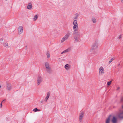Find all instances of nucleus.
Wrapping results in <instances>:
<instances>
[{"label": "nucleus", "mask_w": 123, "mask_h": 123, "mask_svg": "<svg viewBox=\"0 0 123 123\" xmlns=\"http://www.w3.org/2000/svg\"><path fill=\"white\" fill-rule=\"evenodd\" d=\"M73 34L74 36V38L75 41L76 42L80 41V32L77 31H74Z\"/></svg>", "instance_id": "obj_1"}, {"label": "nucleus", "mask_w": 123, "mask_h": 123, "mask_svg": "<svg viewBox=\"0 0 123 123\" xmlns=\"http://www.w3.org/2000/svg\"><path fill=\"white\" fill-rule=\"evenodd\" d=\"M70 35V32H68L62 39L61 41V43H63L65 41L68 39Z\"/></svg>", "instance_id": "obj_2"}, {"label": "nucleus", "mask_w": 123, "mask_h": 123, "mask_svg": "<svg viewBox=\"0 0 123 123\" xmlns=\"http://www.w3.org/2000/svg\"><path fill=\"white\" fill-rule=\"evenodd\" d=\"M99 42L98 41L96 40L92 46V49L93 50L96 49L98 46Z\"/></svg>", "instance_id": "obj_3"}, {"label": "nucleus", "mask_w": 123, "mask_h": 123, "mask_svg": "<svg viewBox=\"0 0 123 123\" xmlns=\"http://www.w3.org/2000/svg\"><path fill=\"white\" fill-rule=\"evenodd\" d=\"M6 88L8 91H11L12 88V86L11 84L8 82L7 83Z\"/></svg>", "instance_id": "obj_4"}, {"label": "nucleus", "mask_w": 123, "mask_h": 123, "mask_svg": "<svg viewBox=\"0 0 123 123\" xmlns=\"http://www.w3.org/2000/svg\"><path fill=\"white\" fill-rule=\"evenodd\" d=\"M43 80L42 78L40 76H39L37 78V85H39L42 82Z\"/></svg>", "instance_id": "obj_5"}, {"label": "nucleus", "mask_w": 123, "mask_h": 123, "mask_svg": "<svg viewBox=\"0 0 123 123\" xmlns=\"http://www.w3.org/2000/svg\"><path fill=\"white\" fill-rule=\"evenodd\" d=\"M99 73L100 75L104 73V70L103 68L101 66L100 67L99 70Z\"/></svg>", "instance_id": "obj_6"}, {"label": "nucleus", "mask_w": 123, "mask_h": 123, "mask_svg": "<svg viewBox=\"0 0 123 123\" xmlns=\"http://www.w3.org/2000/svg\"><path fill=\"white\" fill-rule=\"evenodd\" d=\"M18 31L19 32V34H21L22 33L23 31V27L22 26H19L18 28Z\"/></svg>", "instance_id": "obj_7"}, {"label": "nucleus", "mask_w": 123, "mask_h": 123, "mask_svg": "<svg viewBox=\"0 0 123 123\" xmlns=\"http://www.w3.org/2000/svg\"><path fill=\"white\" fill-rule=\"evenodd\" d=\"M117 121V119L116 117L114 116H113V118L112 119V121L113 123H116Z\"/></svg>", "instance_id": "obj_8"}, {"label": "nucleus", "mask_w": 123, "mask_h": 123, "mask_svg": "<svg viewBox=\"0 0 123 123\" xmlns=\"http://www.w3.org/2000/svg\"><path fill=\"white\" fill-rule=\"evenodd\" d=\"M112 116L111 115H110L107 118L106 120V123H110V119Z\"/></svg>", "instance_id": "obj_9"}, {"label": "nucleus", "mask_w": 123, "mask_h": 123, "mask_svg": "<svg viewBox=\"0 0 123 123\" xmlns=\"http://www.w3.org/2000/svg\"><path fill=\"white\" fill-rule=\"evenodd\" d=\"M70 48H68L62 52L61 53V54H62L64 53H66L69 52L70 51Z\"/></svg>", "instance_id": "obj_10"}, {"label": "nucleus", "mask_w": 123, "mask_h": 123, "mask_svg": "<svg viewBox=\"0 0 123 123\" xmlns=\"http://www.w3.org/2000/svg\"><path fill=\"white\" fill-rule=\"evenodd\" d=\"M84 114L83 113H81L79 116V120L80 122L81 121L83 117Z\"/></svg>", "instance_id": "obj_11"}, {"label": "nucleus", "mask_w": 123, "mask_h": 123, "mask_svg": "<svg viewBox=\"0 0 123 123\" xmlns=\"http://www.w3.org/2000/svg\"><path fill=\"white\" fill-rule=\"evenodd\" d=\"M32 7V6L31 3H28V5L27 7V8L29 10L31 9Z\"/></svg>", "instance_id": "obj_12"}, {"label": "nucleus", "mask_w": 123, "mask_h": 123, "mask_svg": "<svg viewBox=\"0 0 123 123\" xmlns=\"http://www.w3.org/2000/svg\"><path fill=\"white\" fill-rule=\"evenodd\" d=\"M78 25H74L73 27V29L74 30V31H77L78 30Z\"/></svg>", "instance_id": "obj_13"}, {"label": "nucleus", "mask_w": 123, "mask_h": 123, "mask_svg": "<svg viewBox=\"0 0 123 123\" xmlns=\"http://www.w3.org/2000/svg\"><path fill=\"white\" fill-rule=\"evenodd\" d=\"M46 69L50 68L49 63L48 62H46L45 64Z\"/></svg>", "instance_id": "obj_14"}, {"label": "nucleus", "mask_w": 123, "mask_h": 123, "mask_svg": "<svg viewBox=\"0 0 123 123\" xmlns=\"http://www.w3.org/2000/svg\"><path fill=\"white\" fill-rule=\"evenodd\" d=\"M46 71L48 73H49V74H51L52 72V70L51 69L50 67V68L46 69Z\"/></svg>", "instance_id": "obj_15"}, {"label": "nucleus", "mask_w": 123, "mask_h": 123, "mask_svg": "<svg viewBox=\"0 0 123 123\" xmlns=\"http://www.w3.org/2000/svg\"><path fill=\"white\" fill-rule=\"evenodd\" d=\"M65 68L66 70H68L70 68L69 65L68 64H67L65 65Z\"/></svg>", "instance_id": "obj_16"}, {"label": "nucleus", "mask_w": 123, "mask_h": 123, "mask_svg": "<svg viewBox=\"0 0 123 123\" xmlns=\"http://www.w3.org/2000/svg\"><path fill=\"white\" fill-rule=\"evenodd\" d=\"M118 117L119 118H123V112L120 113Z\"/></svg>", "instance_id": "obj_17"}, {"label": "nucleus", "mask_w": 123, "mask_h": 123, "mask_svg": "<svg viewBox=\"0 0 123 123\" xmlns=\"http://www.w3.org/2000/svg\"><path fill=\"white\" fill-rule=\"evenodd\" d=\"M73 24L74 25H78L77 20H74Z\"/></svg>", "instance_id": "obj_18"}, {"label": "nucleus", "mask_w": 123, "mask_h": 123, "mask_svg": "<svg viewBox=\"0 0 123 123\" xmlns=\"http://www.w3.org/2000/svg\"><path fill=\"white\" fill-rule=\"evenodd\" d=\"M33 111L35 112H36L37 111H40V110L38 109L37 108H35L33 110Z\"/></svg>", "instance_id": "obj_19"}, {"label": "nucleus", "mask_w": 123, "mask_h": 123, "mask_svg": "<svg viewBox=\"0 0 123 123\" xmlns=\"http://www.w3.org/2000/svg\"><path fill=\"white\" fill-rule=\"evenodd\" d=\"M3 45L4 47L7 48H8V44L7 43H6L4 44Z\"/></svg>", "instance_id": "obj_20"}, {"label": "nucleus", "mask_w": 123, "mask_h": 123, "mask_svg": "<svg viewBox=\"0 0 123 123\" xmlns=\"http://www.w3.org/2000/svg\"><path fill=\"white\" fill-rule=\"evenodd\" d=\"M115 59L114 57H113L109 61V64H110L111 62H112L113 60H114Z\"/></svg>", "instance_id": "obj_21"}, {"label": "nucleus", "mask_w": 123, "mask_h": 123, "mask_svg": "<svg viewBox=\"0 0 123 123\" xmlns=\"http://www.w3.org/2000/svg\"><path fill=\"white\" fill-rule=\"evenodd\" d=\"M50 92H49L47 93V96L46 97H47L48 98H49L50 96Z\"/></svg>", "instance_id": "obj_22"}, {"label": "nucleus", "mask_w": 123, "mask_h": 123, "mask_svg": "<svg viewBox=\"0 0 123 123\" xmlns=\"http://www.w3.org/2000/svg\"><path fill=\"white\" fill-rule=\"evenodd\" d=\"M46 55L47 57L48 58H49L50 57V54H49V51L47 52Z\"/></svg>", "instance_id": "obj_23"}, {"label": "nucleus", "mask_w": 123, "mask_h": 123, "mask_svg": "<svg viewBox=\"0 0 123 123\" xmlns=\"http://www.w3.org/2000/svg\"><path fill=\"white\" fill-rule=\"evenodd\" d=\"M38 16L37 15H36L34 17L33 19L35 21L37 18Z\"/></svg>", "instance_id": "obj_24"}, {"label": "nucleus", "mask_w": 123, "mask_h": 123, "mask_svg": "<svg viewBox=\"0 0 123 123\" xmlns=\"http://www.w3.org/2000/svg\"><path fill=\"white\" fill-rule=\"evenodd\" d=\"M79 15L78 14H76V15L75 17H74V19H77V18L78 17Z\"/></svg>", "instance_id": "obj_25"}, {"label": "nucleus", "mask_w": 123, "mask_h": 123, "mask_svg": "<svg viewBox=\"0 0 123 123\" xmlns=\"http://www.w3.org/2000/svg\"><path fill=\"white\" fill-rule=\"evenodd\" d=\"M92 21L94 23H95L96 22V19L95 18H92Z\"/></svg>", "instance_id": "obj_26"}, {"label": "nucleus", "mask_w": 123, "mask_h": 123, "mask_svg": "<svg viewBox=\"0 0 123 123\" xmlns=\"http://www.w3.org/2000/svg\"><path fill=\"white\" fill-rule=\"evenodd\" d=\"M111 81H110L109 82H107V84L108 85H109L111 84Z\"/></svg>", "instance_id": "obj_27"}, {"label": "nucleus", "mask_w": 123, "mask_h": 123, "mask_svg": "<svg viewBox=\"0 0 123 123\" xmlns=\"http://www.w3.org/2000/svg\"><path fill=\"white\" fill-rule=\"evenodd\" d=\"M48 98H49L46 97L44 101L45 102H47Z\"/></svg>", "instance_id": "obj_28"}, {"label": "nucleus", "mask_w": 123, "mask_h": 123, "mask_svg": "<svg viewBox=\"0 0 123 123\" xmlns=\"http://www.w3.org/2000/svg\"><path fill=\"white\" fill-rule=\"evenodd\" d=\"M121 102L123 103V98L122 97L121 98V100H120Z\"/></svg>", "instance_id": "obj_29"}, {"label": "nucleus", "mask_w": 123, "mask_h": 123, "mask_svg": "<svg viewBox=\"0 0 123 123\" xmlns=\"http://www.w3.org/2000/svg\"><path fill=\"white\" fill-rule=\"evenodd\" d=\"M0 42L1 43H2L3 42V39L2 38H1L0 40Z\"/></svg>", "instance_id": "obj_30"}, {"label": "nucleus", "mask_w": 123, "mask_h": 123, "mask_svg": "<svg viewBox=\"0 0 123 123\" xmlns=\"http://www.w3.org/2000/svg\"><path fill=\"white\" fill-rule=\"evenodd\" d=\"M122 37V35H120L118 37V38L119 39H120Z\"/></svg>", "instance_id": "obj_31"}, {"label": "nucleus", "mask_w": 123, "mask_h": 123, "mask_svg": "<svg viewBox=\"0 0 123 123\" xmlns=\"http://www.w3.org/2000/svg\"><path fill=\"white\" fill-rule=\"evenodd\" d=\"M25 50H26L27 49V46H25Z\"/></svg>", "instance_id": "obj_32"}, {"label": "nucleus", "mask_w": 123, "mask_h": 123, "mask_svg": "<svg viewBox=\"0 0 123 123\" xmlns=\"http://www.w3.org/2000/svg\"><path fill=\"white\" fill-rule=\"evenodd\" d=\"M2 102H1L0 104V108H2Z\"/></svg>", "instance_id": "obj_33"}, {"label": "nucleus", "mask_w": 123, "mask_h": 123, "mask_svg": "<svg viewBox=\"0 0 123 123\" xmlns=\"http://www.w3.org/2000/svg\"><path fill=\"white\" fill-rule=\"evenodd\" d=\"M120 89V88L119 87H117V90H118L119 89Z\"/></svg>", "instance_id": "obj_34"}, {"label": "nucleus", "mask_w": 123, "mask_h": 123, "mask_svg": "<svg viewBox=\"0 0 123 123\" xmlns=\"http://www.w3.org/2000/svg\"><path fill=\"white\" fill-rule=\"evenodd\" d=\"M121 2L123 3V0H120Z\"/></svg>", "instance_id": "obj_35"}, {"label": "nucleus", "mask_w": 123, "mask_h": 123, "mask_svg": "<svg viewBox=\"0 0 123 123\" xmlns=\"http://www.w3.org/2000/svg\"><path fill=\"white\" fill-rule=\"evenodd\" d=\"M43 100H42L40 102L41 103H43Z\"/></svg>", "instance_id": "obj_36"}, {"label": "nucleus", "mask_w": 123, "mask_h": 123, "mask_svg": "<svg viewBox=\"0 0 123 123\" xmlns=\"http://www.w3.org/2000/svg\"><path fill=\"white\" fill-rule=\"evenodd\" d=\"M6 100H3L2 101V103L3 102H4V101H5Z\"/></svg>", "instance_id": "obj_37"}, {"label": "nucleus", "mask_w": 123, "mask_h": 123, "mask_svg": "<svg viewBox=\"0 0 123 123\" xmlns=\"http://www.w3.org/2000/svg\"><path fill=\"white\" fill-rule=\"evenodd\" d=\"M1 86L0 85V88H1Z\"/></svg>", "instance_id": "obj_38"}, {"label": "nucleus", "mask_w": 123, "mask_h": 123, "mask_svg": "<svg viewBox=\"0 0 123 123\" xmlns=\"http://www.w3.org/2000/svg\"><path fill=\"white\" fill-rule=\"evenodd\" d=\"M6 1H7V0H5Z\"/></svg>", "instance_id": "obj_39"}]
</instances>
